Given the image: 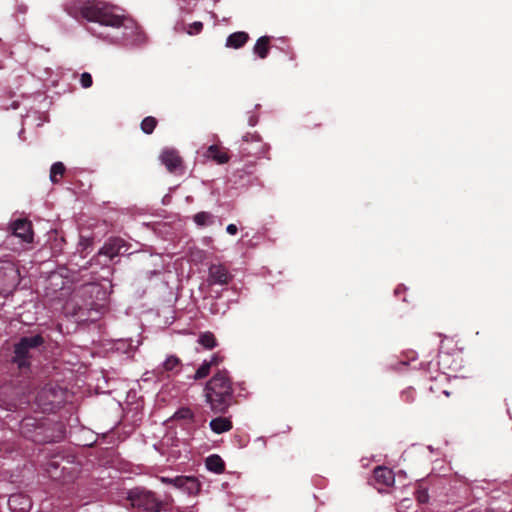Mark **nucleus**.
I'll use <instances>...</instances> for the list:
<instances>
[{
	"instance_id": "nucleus-26",
	"label": "nucleus",
	"mask_w": 512,
	"mask_h": 512,
	"mask_svg": "<svg viewBox=\"0 0 512 512\" xmlns=\"http://www.w3.org/2000/svg\"><path fill=\"white\" fill-rule=\"evenodd\" d=\"M415 497L420 504H425L429 500L428 492L422 488H419L415 491Z\"/></svg>"
},
{
	"instance_id": "nucleus-4",
	"label": "nucleus",
	"mask_w": 512,
	"mask_h": 512,
	"mask_svg": "<svg viewBox=\"0 0 512 512\" xmlns=\"http://www.w3.org/2000/svg\"><path fill=\"white\" fill-rule=\"evenodd\" d=\"M45 340L40 334L33 336H24L14 344L12 362L17 365L21 371L30 369L32 351L44 344Z\"/></svg>"
},
{
	"instance_id": "nucleus-25",
	"label": "nucleus",
	"mask_w": 512,
	"mask_h": 512,
	"mask_svg": "<svg viewBox=\"0 0 512 512\" xmlns=\"http://www.w3.org/2000/svg\"><path fill=\"white\" fill-rule=\"evenodd\" d=\"M212 215L209 212H198L194 215V221L198 226H206L211 223Z\"/></svg>"
},
{
	"instance_id": "nucleus-2",
	"label": "nucleus",
	"mask_w": 512,
	"mask_h": 512,
	"mask_svg": "<svg viewBox=\"0 0 512 512\" xmlns=\"http://www.w3.org/2000/svg\"><path fill=\"white\" fill-rule=\"evenodd\" d=\"M205 401L214 414H226L235 403L233 382L227 370H218L206 383Z\"/></svg>"
},
{
	"instance_id": "nucleus-11",
	"label": "nucleus",
	"mask_w": 512,
	"mask_h": 512,
	"mask_svg": "<svg viewBox=\"0 0 512 512\" xmlns=\"http://www.w3.org/2000/svg\"><path fill=\"white\" fill-rule=\"evenodd\" d=\"M8 506L12 512H26L30 510L32 503L25 495L13 494L8 499Z\"/></svg>"
},
{
	"instance_id": "nucleus-29",
	"label": "nucleus",
	"mask_w": 512,
	"mask_h": 512,
	"mask_svg": "<svg viewBox=\"0 0 512 512\" xmlns=\"http://www.w3.org/2000/svg\"><path fill=\"white\" fill-rule=\"evenodd\" d=\"M223 361V358L219 354L211 356L210 360L207 361L212 367L218 366Z\"/></svg>"
},
{
	"instance_id": "nucleus-18",
	"label": "nucleus",
	"mask_w": 512,
	"mask_h": 512,
	"mask_svg": "<svg viewBox=\"0 0 512 512\" xmlns=\"http://www.w3.org/2000/svg\"><path fill=\"white\" fill-rule=\"evenodd\" d=\"M270 38L268 36L260 37L254 45V53L257 54L261 59H265L270 50Z\"/></svg>"
},
{
	"instance_id": "nucleus-13",
	"label": "nucleus",
	"mask_w": 512,
	"mask_h": 512,
	"mask_svg": "<svg viewBox=\"0 0 512 512\" xmlns=\"http://www.w3.org/2000/svg\"><path fill=\"white\" fill-rule=\"evenodd\" d=\"M204 155L217 164H225L230 160L227 150L216 144L210 145Z\"/></svg>"
},
{
	"instance_id": "nucleus-16",
	"label": "nucleus",
	"mask_w": 512,
	"mask_h": 512,
	"mask_svg": "<svg viewBox=\"0 0 512 512\" xmlns=\"http://www.w3.org/2000/svg\"><path fill=\"white\" fill-rule=\"evenodd\" d=\"M248 40V33L244 31L234 32L227 37L226 46L229 48L239 49L243 47Z\"/></svg>"
},
{
	"instance_id": "nucleus-10",
	"label": "nucleus",
	"mask_w": 512,
	"mask_h": 512,
	"mask_svg": "<svg viewBox=\"0 0 512 512\" xmlns=\"http://www.w3.org/2000/svg\"><path fill=\"white\" fill-rule=\"evenodd\" d=\"M125 247V241L121 238H110L105 242L99 251V255H105L109 259H113L121 253L122 248Z\"/></svg>"
},
{
	"instance_id": "nucleus-21",
	"label": "nucleus",
	"mask_w": 512,
	"mask_h": 512,
	"mask_svg": "<svg viewBox=\"0 0 512 512\" xmlns=\"http://www.w3.org/2000/svg\"><path fill=\"white\" fill-rule=\"evenodd\" d=\"M198 343L206 349H213L217 345L216 338L211 332L201 334L199 336Z\"/></svg>"
},
{
	"instance_id": "nucleus-30",
	"label": "nucleus",
	"mask_w": 512,
	"mask_h": 512,
	"mask_svg": "<svg viewBox=\"0 0 512 512\" xmlns=\"http://www.w3.org/2000/svg\"><path fill=\"white\" fill-rule=\"evenodd\" d=\"M402 398L406 402H412L414 400V391L412 389H408V390L403 391Z\"/></svg>"
},
{
	"instance_id": "nucleus-34",
	"label": "nucleus",
	"mask_w": 512,
	"mask_h": 512,
	"mask_svg": "<svg viewBox=\"0 0 512 512\" xmlns=\"http://www.w3.org/2000/svg\"><path fill=\"white\" fill-rule=\"evenodd\" d=\"M257 122H258V118H257V116H255V115H251V116H249L248 124H249L250 126H255V125L257 124Z\"/></svg>"
},
{
	"instance_id": "nucleus-9",
	"label": "nucleus",
	"mask_w": 512,
	"mask_h": 512,
	"mask_svg": "<svg viewBox=\"0 0 512 512\" xmlns=\"http://www.w3.org/2000/svg\"><path fill=\"white\" fill-rule=\"evenodd\" d=\"M176 488L189 495H197L201 490V483L195 476H176Z\"/></svg>"
},
{
	"instance_id": "nucleus-7",
	"label": "nucleus",
	"mask_w": 512,
	"mask_h": 512,
	"mask_svg": "<svg viewBox=\"0 0 512 512\" xmlns=\"http://www.w3.org/2000/svg\"><path fill=\"white\" fill-rule=\"evenodd\" d=\"M160 159L170 173L175 175H182L184 173L183 159L176 150H163Z\"/></svg>"
},
{
	"instance_id": "nucleus-14",
	"label": "nucleus",
	"mask_w": 512,
	"mask_h": 512,
	"mask_svg": "<svg viewBox=\"0 0 512 512\" xmlns=\"http://www.w3.org/2000/svg\"><path fill=\"white\" fill-rule=\"evenodd\" d=\"M56 389L52 384L45 385L36 395L39 405L49 406L56 402Z\"/></svg>"
},
{
	"instance_id": "nucleus-31",
	"label": "nucleus",
	"mask_w": 512,
	"mask_h": 512,
	"mask_svg": "<svg viewBox=\"0 0 512 512\" xmlns=\"http://www.w3.org/2000/svg\"><path fill=\"white\" fill-rule=\"evenodd\" d=\"M176 477L174 478H170V477H160V481L163 483V484H166V485H173L174 487H176Z\"/></svg>"
},
{
	"instance_id": "nucleus-1",
	"label": "nucleus",
	"mask_w": 512,
	"mask_h": 512,
	"mask_svg": "<svg viewBox=\"0 0 512 512\" xmlns=\"http://www.w3.org/2000/svg\"><path fill=\"white\" fill-rule=\"evenodd\" d=\"M69 13L90 22L122 29V39L132 45H142L146 35L138 23L129 16L119 13V8L101 1L78 2L71 6Z\"/></svg>"
},
{
	"instance_id": "nucleus-37",
	"label": "nucleus",
	"mask_w": 512,
	"mask_h": 512,
	"mask_svg": "<svg viewBox=\"0 0 512 512\" xmlns=\"http://www.w3.org/2000/svg\"><path fill=\"white\" fill-rule=\"evenodd\" d=\"M399 291H400V287H398V288H396V289H395V293H396V294H398V293H399Z\"/></svg>"
},
{
	"instance_id": "nucleus-28",
	"label": "nucleus",
	"mask_w": 512,
	"mask_h": 512,
	"mask_svg": "<svg viewBox=\"0 0 512 512\" xmlns=\"http://www.w3.org/2000/svg\"><path fill=\"white\" fill-rule=\"evenodd\" d=\"M203 29V23L200 21H196L190 25V30L188 31L189 34H198Z\"/></svg>"
},
{
	"instance_id": "nucleus-15",
	"label": "nucleus",
	"mask_w": 512,
	"mask_h": 512,
	"mask_svg": "<svg viewBox=\"0 0 512 512\" xmlns=\"http://www.w3.org/2000/svg\"><path fill=\"white\" fill-rule=\"evenodd\" d=\"M211 430L216 434H222L230 431L233 428V423L230 418L219 416L210 421Z\"/></svg>"
},
{
	"instance_id": "nucleus-5",
	"label": "nucleus",
	"mask_w": 512,
	"mask_h": 512,
	"mask_svg": "<svg viewBox=\"0 0 512 512\" xmlns=\"http://www.w3.org/2000/svg\"><path fill=\"white\" fill-rule=\"evenodd\" d=\"M269 150L268 144H266L259 134L257 133H246L242 137L240 144V153L243 157H255L260 158L266 155Z\"/></svg>"
},
{
	"instance_id": "nucleus-27",
	"label": "nucleus",
	"mask_w": 512,
	"mask_h": 512,
	"mask_svg": "<svg viewBox=\"0 0 512 512\" xmlns=\"http://www.w3.org/2000/svg\"><path fill=\"white\" fill-rule=\"evenodd\" d=\"M80 83L83 88H89L93 84L92 76L88 72H84L80 76Z\"/></svg>"
},
{
	"instance_id": "nucleus-12",
	"label": "nucleus",
	"mask_w": 512,
	"mask_h": 512,
	"mask_svg": "<svg viewBox=\"0 0 512 512\" xmlns=\"http://www.w3.org/2000/svg\"><path fill=\"white\" fill-rule=\"evenodd\" d=\"M373 478L375 479L376 483L382 485L383 487L392 486L395 481L393 471L384 466H378L374 469Z\"/></svg>"
},
{
	"instance_id": "nucleus-23",
	"label": "nucleus",
	"mask_w": 512,
	"mask_h": 512,
	"mask_svg": "<svg viewBox=\"0 0 512 512\" xmlns=\"http://www.w3.org/2000/svg\"><path fill=\"white\" fill-rule=\"evenodd\" d=\"M157 119L153 116L145 117L141 122V130L145 134H152L157 126Z\"/></svg>"
},
{
	"instance_id": "nucleus-36",
	"label": "nucleus",
	"mask_w": 512,
	"mask_h": 512,
	"mask_svg": "<svg viewBox=\"0 0 512 512\" xmlns=\"http://www.w3.org/2000/svg\"><path fill=\"white\" fill-rule=\"evenodd\" d=\"M49 466H50V467H53V468H57V467H58V464H57L55 461H51V462L49 463Z\"/></svg>"
},
{
	"instance_id": "nucleus-32",
	"label": "nucleus",
	"mask_w": 512,
	"mask_h": 512,
	"mask_svg": "<svg viewBox=\"0 0 512 512\" xmlns=\"http://www.w3.org/2000/svg\"><path fill=\"white\" fill-rule=\"evenodd\" d=\"M226 231L227 233H229L230 235H235L237 234L238 232V228L235 224H229L227 227H226Z\"/></svg>"
},
{
	"instance_id": "nucleus-35",
	"label": "nucleus",
	"mask_w": 512,
	"mask_h": 512,
	"mask_svg": "<svg viewBox=\"0 0 512 512\" xmlns=\"http://www.w3.org/2000/svg\"><path fill=\"white\" fill-rule=\"evenodd\" d=\"M12 408H16V403H9V404H7V406H6L7 410H11Z\"/></svg>"
},
{
	"instance_id": "nucleus-3",
	"label": "nucleus",
	"mask_w": 512,
	"mask_h": 512,
	"mask_svg": "<svg viewBox=\"0 0 512 512\" xmlns=\"http://www.w3.org/2000/svg\"><path fill=\"white\" fill-rule=\"evenodd\" d=\"M133 509L138 512H161L166 511V501L160 500L156 493L145 487H134L130 489L126 497Z\"/></svg>"
},
{
	"instance_id": "nucleus-17",
	"label": "nucleus",
	"mask_w": 512,
	"mask_h": 512,
	"mask_svg": "<svg viewBox=\"0 0 512 512\" xmlns=\"http://www.w3.org/2000/svg\"><path fill=\"white\" fill-rule=\"evenodd\" d=\"M205 465L209 471L216 474H221L225 470V463L223 459L217 454L208 456L205 460Z\"/></svg>"
},
{
	"instance_id": "nucleus-20",
	"label": "nucleus",
	"mask_w": 512,
	"mask_h": 512,
	"mask_svg": "<svg viewBox=\"0 0 512 512\" xmlns=\"http://www.w3.org/2000/svg\"><path fill=\"white\" fill-rule=\"evenodd\" d=\"M66 168L62 162H56L51 166L50 169V180L53 183H58L60 178L63 177Z\"/></svg>"
},
{
	"instance_id": "nucleus-8",
	"label": "nucleus",
	"mask_w": 512,
	"mask_h": 512,
	"mask_svg": "<svg viewBox=\"0 0 512 512\" xmlns=\"http://www.w3.org/2000/svg\"><path fill=\"white\" fill-rule=\"evenodd\" d=\"M12 235L20 238L25 243L33 242L32 223L28 219H17L10 225Z\"/></svg>"
},
{
	"instance_id": "nucleus-19",
	"label": "nucleus",
	"mask_w": 512,
	"mask_h": 512,
	"mask_svg": "<svg viewBox=\"0 0 512 512\" xmlns=\"http://www.w3.org/2000/svg\"><path fill=\"white\" fill-rule=\"evenodd\" d=\"M181 366V360L175 355H170L163 363V369L167 372L178 373L181 369Z\"/></svg>"
},
{
	"instance_id": "nucleus-24",
	"label": "nucleus",
	"mask_w": 512,
	"mask_h": 512,
	"mask_svg": "<svg viewBox=\"0 0 512 512\" xmlns=\"http://www.w3.org/2000/svg\"><path fill=\"white\" fill-rule=\"evenodd\" d=\"M212 366L205 360L201 366L196 370L193 378L194 380H200L206 378L210 374Z\"/></svg>"
},
{
	"instance_id": "nucleus-6",
	"label": "nucleus",
	"mask_w": 512,
	"mask_h": 512,
	"mask_svg": "<svg viewBox=\"0 0 512 512\" xmlns=\"http://www.w3.org/2000/svg\"><path fill=\"white\" fill-rule=\"evenodd\" d=\"M233 279V275L229 269L221 263L211 264L208 268L207 283L209 286L228 285Z\"/></svg>"
},
{
	"instance_id": "nucleus-22",
	"label": "nucleus",
	"mask_w": 512,
	"mask_h": 512,
	"mask_svg": "<svg viewBox=\"0 0 512 512\" xmlns=\"http://www.w3.org/2000/svg\"><path fill=\"white\" fill-rule=\"evenodd\" d=\"M174 419L185 420L188 421L189 423H194L195 415L189 407H182L175 412Z\"/></svg>"
},
{
	"instance_id": "nucleus-33",
	"label": "nucleus",
	"mask_w": 512,
	"mask_h": 512,
	"mask_svg": "<svg viewBox=\"0 0 512 512\" xmlns=\"http://www.w3.org/2000/svg\"><path fill=\"white\" fill-rule=\"evenodd\" d=\"M34 419L32 418H26L21 422V430H24L25 427L32 425V422ZM24 433V431H22Z\"/></svg>"
}]
</instances>
